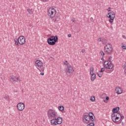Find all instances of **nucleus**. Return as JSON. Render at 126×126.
<instances>
[{
  "label": "nucleus",
  "mask_w": 126,
  "mask_h": 126,
  "mask_svg": "<svg viewBox=\"0 0 126 126\" xmlns=\"http://www.w3.org/2000/svg\"><path fill=\"white\" fill-rule=\"evenodd\" d=\"M58 40H59L58 35H52L47 39V43L50 46H54L56 45V43L58 42Z\"/></svg>",
  "instance_id": "obj_1"
},
{
  "label": "nucleus",
  "mask_w": 126,
  "mask_h": 126,
  "mask_svg": "<svg viewBox=\"0 0 126 126\" xmlns=\"http://www.w3.org/2000/svg\"><path fill=\"white\" fill-rule=\"evenodd\" d=\"M82 53H85V49L82 50Z\"/></svg>",
  "instance_id": "obj_41"
},
{
  "label": "nucleus",
  "mask_w": 126,
  "mask_h": 126,
  "mask_svg": "<svg viewBox=\"0 0 126 126\" xmlns=\"http://www.w3.org/2000/svg\"><path fill=\"white\" fill-rule=\"evenodd\" d=\"M47 116L49 119H57L58 113L53 109H49L47 112Z\"/></svg>",
  "instance_id": "obj_3"
},
{
  "label": "nucleus",
  "mask_w": 126,
  "mask_h": 126,
  "mask_svg": "<svg viewBox=\"0 0 126 126\" xmlns=\"http://www.w3.org/2000/svg\"><path fill=\"white\" fill-rule=\"evenodd\" d=\"M110 28H111V30H113V27H111Z\"/></svg>",
  "instance_id": "obj_48"
},
{
  "label": "nucleus",
  "mask_w": 126,
  "mask_h": 126,
  "mask_svg": "<svg viewBox=\"0 0 126 126\" xmlns=\"http://www.w3.org/2000/svg\"><path fill=\"white\" fill-rule=\"evenodd\" d=\"M118 120H120V121H118ZM113 122H114V123H116V124H121V123H122V120H121V119H120L119 117L117 116L113 120Z\"/></svg>",
  "instance_id": "obj_14"
},
{
  "label": "nucleus",
  "mask_w": 126,
  "mask_h": 126,
  "mask_svg": "<svg viewBox=\"0 0 126 126\" xmlns=\"http://www.w3.org/2000/svg\"><path fill=\"white\" fill-rule=\"evenodd\" d=\"M10 81L13 84L15 83L16 82H18V81L20 82V78H19L18 77L16 78V77L14 76H11L10 78Z\"/></svg>",
  "instance_id": "obj_8"
},
{
  "label": "nucleus",
  "mask_w": 126,
  "mask_h": 126,
  "mask_svg": "<svg viewBox=\"0 0 126 126\" xmlns=\"http://www.w3.org/2000/svg\"><path fill=\"white\" fill-rule=\"evenodd\" d=\"M51 119V125L53 126V125H54V126H57V118L54 119Z\"/></svg>",
  "instance_id": "obj_16"
},
{
  "label": "nucleus",
  "mask_w": 126,
  "mask_h": 126,
  "mask_svg": "<svg viewBox=\"0 0 126 126\" xmlns=\"http://www.w3.org/2000/svg\"><path fill=\"white\" fill-rule=\"evenodd\" d=\"M35 66L41 71L45 70V67L43 66V62L40 60H36L34 63Z\"/></svg>",
  "instance_id": "obj_4"
},
{
  "label": "nucleus",
  "mask_w": 126,
  "mask_h": 126,
  "mask_svg": "<svg viewBox=\"0 0 126 126\" xmlns=\"http://www.w3.org/2000/svg\"><path fill=\"white\" fill-rule=\"evenodd\" d=\"M101 61H104V57H102L101 58Z\"/></svg>",
  "instance_id": "obj_46"
},
{
  "label": "nucleus",
  "mask_w": 126,
  "mask_h": 126,
  "mask_svg": "<svg viewBox=\"0 0 126 126\" xmlns=\"http://www.w3.org/2000/svg\"><path fill=\"white\" fill-rule=\"evenodd\" d=\"M104 53L106 55H112L113 54V45L111 43H108L104 46Z\"/></svg>",
  "instance_id": "obj_2"
},
{
  "label": "nucleus",
  "mask_w": 126,
  "mask_h": 126,
  "mask_svg": "<svg viewBox=\"0 0 126 126\" xmlns=\"http://www.w3.org/2000/svg\"><path fill=\"white\" fill-rule=\"evenodd\" d=\"M41 1H43V2H47L49 0H41Z\"/></svg>",
  "instance_id": "obj_39"
},
{
  "label": "nucleus",
  "mask_w": 126,
  "mask_h": 126,
  "mask_svg": "<svg viewBox=\"0 0 126 126\" xmlns=\"http://www.w3.org/2000/svg\"><path fill=\"white\" fill-rule=\"evenodd\" d=\"M64 65H68V62H67V61H66L65 62H64Z\"/></svg>",
  "instance_id": "obj_34"
},
{
  "label": "nucleus",
  "mask_w": 126,
  "mask_h": 126,
  "mask_svg": "<svg viewBox=\"0 0 126 126\" xmlns=\"http://www.w3.org/2000/svg\"><path fill=\"white\" fill-rule=\"evenodd\" d=\"M90 100L92 102H94L95 101V96H92Z\"/></svg>",
  "instance_id": "obj_28"
},
{
  "label": "nucleus",
  "mask_w": 126,
  "mask_h": 126,
  "mask_svg": "<svg viewBox=\"0 0 126 126\" xmlns=\"http://www.w3.org/2000/svg\"><path fill=\"white\" fill-rule=\"evenodd\" d=\"M97 76L98 77H102L103 76V72H100V71L97 73Z\"/></svg>",
  "instance_id": "obj_23"
},
{
  "label": "nucleus",
  "mask_w": 126,
  "mask_h": 126,
  "mask_svg": "<svg viewBox=\"0 0 126 126\" xmlns=\"http://www.w3.org/2000/svg\"><path fill=\"white\" fill-rule=\"evenodd\" d=\"M101 42L103 44H106V43L107 42V39L103 38L102 39Z\"/></svg>",
  "instance_id": "obj_27"
},
{
  "label": "nucleus",
  "mask_w": 126,
  "mask_h": 126,
  "mask_svg": "<svg viewBox=\"0 0 126 126\" xmlns=\"http://www.w3.org/2000/svg\"><path fill=\"white\" fill-rule=\"evenodd\" d=\"M66 71L68 73H72L74 70H73V67L71 66L70 64L67 65V67L66 68Z\"/></svg>",
  "instance_id": "obj_11"
},
{
  "label": "nucleus",
  "mask_w": 126,
  "mask_h": 126,
  "mask_svg": "<svg viewBox=\"0 0 126 126\" xmlns=\"http://www.w3.org/2000/svg\"><path fill=\"white\" fill-rule=\"evenodd\" d=\"M120 117H121V119H120L121 121H122V120H124L125 119V116H124L120 115Z\"/></svg>",
  "instance_id": "obj_37"
},
{
  "label": "nucleus",
  "mask_w": 126,
  "mask_h": 126,
  "mask_svg": "<svg viewBox=\"0 0 126 126\" xmlns=\"http://www.w3.org/2000/svg\"><path fill=\"white\" fill-rule=\"evenodd\" d=\"M113 58L112 57H110L109 58H108V61H106V62H109V63H112V59Z\"/></svg>",
  "instance_id": "obj_29"
},
{
  "label": "nucleus",
  "mask_w": 126,
  "mask_h": 126,
  "mask_svg": "<svg viewBox=\"0 0 126 126\" xmlns=\"http://www.w3.org/2000/svg\"><path fill=\"white\" fill-rule=\"evenodd\" d=\"M118 113H114L113 112L112 114L111 115V118H112V121H114V120H115V117H118Z\"/></svg>",
  "instance_id": "obj_18"
},
{
  "label": "nucleus",
  "mask_w": 126,
  "mask_h": 126,
  "mask_svg": "<svg viewBox=\"0 0 126 126\" xmlns=\"http://www.w3.org/2000/svg\"><path fill=\"white\" fill-rule=\"evenodd\" d=\"M104 71H105V68H103H103H101V70H100V71L101 72H104Z\"/></svg>",
  "instance_id": "obj_35"
},
{
  "label": "nucleus",
  "mask_w": 126,
  "mask_h": 126,
  "mask_svg": "<svg viewBox=\"0 0 126 126\" xmlns=\"http://www.w3.org/2000/svg\"><path fill=\"white\" fill-rule=\"evenodd\" d=\"M90 74H94V67H93L90 68Z\"/></svg>",
  "instance_id": "obj_22"
},
{
  "label": "nucleus",
  "mask_w": 126,
  "mask_h": 126,
  "mask_svg": "<svg viewBox=\"0 0 126 126\" xmlns=\"http://www.w3.org/2000/svg\"><path fill=\"white\" fill-rule=\"evenodd\" d=\"M83 121L86 124H89L91 122V119H90V117L88 115H85L83 117Z\"/></svg>",
  "instance_id": "obj_12"
},
{
  "label": "nucleus",
  "mask_w": 126,
  "mask_h": 126,
  "mask_svg": "<svg viewBox=\"0 0 126 126\" xmlns=\"http://www.w3.org/2000/svg\"><path fill=\"white\" fill-rule=\"evenodd\" d=\"M27 11L29 13V14H33V11L32 10V9H28Z\"/></svg>",
  "instance_id": "obj_25"
},
{
  "label": "nucleus",
  "mask_w": 126,
  "mask_h": 126,
  "mask_svg": "<svg viewBox=\"0 0 126 126\" xmlns=\"http://www.w3.org/2000/svg\"><path fill=\"white\" fill-rule=\"evenodd\" d=\"M108 16H107V17H108V18H110V23H112L113 22L114 19H115V13L114 12V11H112L108 13Z\"/></svg>",
  "instance_id": "obj_7"
},
{
  "label": "nucleus",
  "mask_w": 126,
  "mask_h": 126,
  "mask_svg": "<svg viewBox=\"0 0 126 126\" xmlns=\"http://www.w3.org/2000/svg\"><path fill=\"white\" fill-rule=\"evenodd\" d=\"M4 99H5V100H6V101H9V96L7 95H5Z\"/></svg>",
  "instance_id": "obj_26"
},
{
  "label": "nucleus",
  "mask_w": 126,
  "mask_h": 126,
  "mask_svg": "<svg viewBox=\"0 0 126 126\" xmlns=\"http://www.w3.org/2000/svg\"><path fill=\"white\" fill-rule=\"evenodd\" d=\"M103 65L105 68H107V69H110L109 70L110 72H112L113 71L114 69L113 68L114 67V64L112 62H109V61H105L104 62Z\"/></svg>",
  "instance_id": "obj_5"
},
{
  "label": "nucleus",
  "mask_w": 126,
  "mask_h": 126,
  "mask_svg": "<svg viewBox=\"0 0 126 126\" xmlns=\"http://www.w3.org/2000/svg\"><path fill=\"white\" fill-rule=\"evenodd\" d=\"M107 10H108V11H111V10H109V9H107Z\"/></svg>",
  "instance_id": "obj_49"
},
{
  "label": "nucleus",
  "mask_w": 126,
  "mask_h": 126,
  "mask_svg": "<svg viewBox=\"0 0 126 126\" xmlns=\"http://www.w3.org/2000/svg\"><path fill=\"white\" fill-rule=\"evenodd\" d=\"M95 125L93 123H91L89 124H88L87 126H94Z\"/></svg>",
  "instance_id": "obj_31"
},
{
  "label": "nucleus",
  "mask_w": 126,
  "mask_h": 126,
  "mask_svg": "<svg viewBox=\"0 0 126 126\" xmlns=\"http://www.w3.org/2000/svg\"><path fill=\"white\" fill-rule=\"evenodd\" d=\"M54 16H55V18L56 19L57 21H60V17L59 14H56L55 13V15H54Z\"/></svg>",
  "instance_id": "obj_21"
},
{
  "label": "nucleus",
  "mask_w": 126,
  "mask_h": 126,
  "mask_svg": "<svg viewBox=\"0 0 126 126\" xmlns=\"http://www.w3.org/2000/svg\"><path fill=\"white\" fill-rule=\"evenodd\" d=\"M119 111H120L119 107L114 108L112 109L113 113H118V112H119Z\"/></svg>",
  "instance_id": "obj_19"
},
{
  "label": "nucleus",
  "mask_w": 126,
  "mask_h": 126,
  "mask_svg": "<svg viewBox=\"0 0 126 126\" xmlns=\"http://www.w3.org/2000/svg\"><path fill=\"white\" fill-rule=\"evenodd\" d=\"M17 107L19 111H23L25 108V105L22 102H20L17 104Z\"/></svg>",
  "instance_id": "obj_10"
},
{
  "label": "nucleus",
  "mask_w": 126,
  "mask_h": 126,
  "mask_svg": "<svg viewBox=\"0 0 126 126\" xmlns=\"http://www.w3.org/2000/svg\"><path fill=\"white\" fill-rule=\"evenodd\" d=\"M123 38H124V39H126V35H123L122 36Z\"/></svg>",
  "instance_id": "obj_43"
},
{
  "label": "nucleus",
  "mask_w": 126,
  "mask_h": 126,
  "mask_svg": "<svg viewBox=\"0 0 126 126\" xmlns=\"http://www.w3.org/2000/svg\"><path fill=\"white\" fill-rule=\"evenodd\" d=\"M100 55L102 57H105V53L103 51L100 52Z\"/></svg>",
  "instance_id": "obj_32"
},
{
  "label": "nucleus",
  "mask_w": 126,
  "mask_h": 126,
  "mask_svg": "<svg viewBox=\"0 0 126 126\" xmlns=\"http://www.w3.org/2000/svg\"><path fill=\"white\" fill-rule=\"evenodd\" d=\"M115 91L117 94H122L123 93V90L121 87L116 88Z\"/></svg>",
  "instance_id": "obj_13"
},
{
  "label": "nucleus",
  "mask_w": 126,
  "mask_h": 126,
  "mask_svg": "<svg viewBox=\"0 0 126 126\" xmlns=\"http://www.w3.org/2000/svg\"><path fill=\"white\" fill-rule=\"evenodd\" d=\"M91 19H92V18H91Z\"/></svg>",
  "instance_id": "obj_51"
},
{
  "label": "nucleus",
  "mask_w": 126,
  "mask_h": 126,
  "mask_svg": "<svg viewBox=\"0 0 126 126\" xmlns=\"http://www.w3.org/2000/svg\"><path fill=\"white\" fill-rule=\"evenodd\" d=\"M106 100L107 101H108V100H109V96H106Z\"/></svg>",
  "instance_id": "obj_44"
},
{
  "label": "nucleus",
  "mask_w": 126,
  "mask_h": 126,
  "mask_svg": "<svg viewBox=\"0 0 126 126\" xmlns=\"http://www.w3.org/2000/svg\"><path fill=\"white\" fill-rule=\"evenodd\" d=\"M108 9H111V7H108Z\"/></svg>",
  "instance_id": "obj_50"
},
{
  "label": "nucleus",
  "mask_w": 126,
  "mask_h": 126,
  "mask_svg": "<svg viewBox=\"0 0 126 126\" xmlns=\"http://www.w3.org/2000/svg\"><path fill=\"white\" fill-rule=\"evenodd\" d=\"M63 123V118L57 117L56 118V124L57 125H61Z\"/></svg>",
  "instance_id": "obj_15"
},
{
  "label": "nucleus",
  "mask_w": 126,
  "mask_h": 126,
  "mask_svg": "<svg viewBox=\"0 0 126 126\" xmlns=\"http://www.w3.org/2000/svg\"><path fill=\"white\" fill-rule=\"evenodd\" d=\"M98 42H101L102 41L100 37L98 38Z\"/></svg>",
  "instance_id": "obj_40"
},
{
  "label": "nucleus",
  "mask_w": 126,
  "mask_h": 126,
  "mask_svg": "<svg viewBox=\"0 0 126 126\" xmlns=\"http://www.w3.org/2000/svg\"><path fill=\"white\" fill-rule=\"evenodd\" d=\"M88 116L90 117L89 118L90 120L92 121V122H94V118H93L94 114H93L92 112H90Z\"/></svg>",
  "instance_id": "obj_17"
},
{
  "label": "nucleus",
  "mask_w": 126,
  "mask_h": 126,
  "mask_svg": "<svg viewBox=\"0 0 126 126\" xmlns=\"http://www.w3.org/2000/svg\"><path fill=\"white\" fill-rule=\"evenodd\" d=\"M52 18V21H57V19H56V17L54 16L53 17H50Z\"/></svg>",
  "instance_id": "obj_30"
},
{
  "label": "nucleus",
  "mask_w": 126,
  "mask_h": 126,
  "mask_svg": "<svg viewBox=\"0 0 126 126\" xmlns=\"http://www.w3.org/2000/svg\"><path fill=\"white\" fill-rule=\"evenodd\" d=\"M68 37L69 38H70V37H71V34H68Z\"/></svg>",
  "instance_id": "obj_42"
},
{
  "label": "nucleus",
  "mask_w": 126,
  "mask_h": 126,
  "mask_svg": "<svg viewBox=\"0 0 126 126\" xmlns=\"http://www.w3.org/2000/svg\"><path fill=\"white\" fill-rule=\"evenodd\" d=\"M20 45H24L25 44V37L23 36L19 37L17 40Z\"/></svg>",
  "instance_id": "obj_9"
},
{
  "label": "nucleus",
  "mask_w": 126,
  "mask_h": 126,
  "mask_svg": "<svg viewBox=\"0 0 126 126\" xmlns=\"http://www.w3.org/2000/svg\"><path fill=\"white\" fill-rule=\"evenodd\" d=\"M123 68L126 70V62L125 63V64L123 66Z\"/></svg>",
  "instance_id": "obj_33"
},
{
  "label": "nucleus",
  "mask_w": 126,
  "mask_h": 126,
  "mask_svg": "<svg viewBox=\"0 0 126 126\" xmlns=\"http://www.w3.org/2000/svg\"><path fill=\"white\" fill-rule=\"evenodd\" d=\"M47 14L50 17H53L56 15V10L52 7L49 8L47 11Z\"/></svg>",
  "instance_id": "obj_6"
},
{
  "label": "nucleus",
  "mask_w": 126,
  "mask_h": 126,
  "mask_svg": "<svg viewBox=\"0 0 126 126\" xmlns=\"http://www.w3.org/2000/svg\"><path fill=\"white\" fill-rule=\"evenodd\" d=\"M15 44H16V45H18V43H19L18 42V41H17V39L15 40Z\"/></svg>",
  "instance_id": "obj_38"
},
{
  "label": "nucleus",
  "mask_w": 126,
  "mask_h": 126,
  "mask_svg": "<svg viewBox=\"0 0 126 126\" xmlns=\"http://www.w3.org/2000/svg\"><path fill=\"white\" fill-rule=\"evenodd\" d=\"M72 22H74V21H75V19H73L71 20Z\"/></svg>",
  "instance_id": "obj_45"
},
{
  "label": "nucleus",
  "mask_w": 126,
  "mask_h": 126,
  "mask_svg": "<svg viewBox=\"0 0 126 126\" xmlns=\"http://www.w3.org/2000/svg\"><path fill=\"white\" fill-rule=\"evenodd\" d=\"M117 121H120V120H117Z\"/></svg>",
  "instance_id": "obj_52"
},
{
  "label": "nucleus",
  "mask_w": 126,
  "mask_h": 126,
  "mask_svg": "<svg viewBox=\"0 0 126 126\" xmlns=\"http://www.w3.org/2000/svg\"><path fill=\"white\" fill-rule=\"evenodd\" d=\"M122 49H123L124 50H126V46L122 45Z\"/></svg>",
  "instance_id": "obj_36"
},
{
  "label": "nucleus",
  "mask_w": 126,
  "mask_h": 126,
  "mask_svg": "<svg viewBox=\"0 0 126 126\" xmlns=\"http://www.w3.org/2000/svg\"><path fill=\"white\" fill-rule=\"evenodd\" d=\"M91 75H92V76H91V80L92 81H94V80H95V79H96V74H91Z\"/></svg>",
  "instance_id": "obj_20"
},
{
  "label": "nucleus",
  "mask_w": 126,
  "mask_h": 126,
  "mask_svg": "<svg viewBox=\"0 0 126 126\" xmlns=\"http://www.w3.org/2000/svg\"><path fill=\"white\" fill-rule=\"evenodd\" d=\"M59 111H63L64 107L63 106H59L58 107Z\"/></svg>",
  "instance_id": "obj_24"
},
{
  "label": "nucleus",
  "mask_w": 126,
  "mask_h": 126,
  "mask_svg": "<svg viewBox=\"0 0 126 126\" xmlns=\"http://www.w3.org/2000/svg\"><path fill=\"white\" fill-rule=\"evenodd\" d=\"M40 75H44V73H43V72L41 73Z\"/></svg>",
  "instance_id": "obj_47"
}]
</instances>
